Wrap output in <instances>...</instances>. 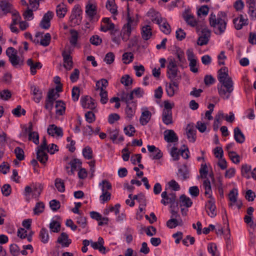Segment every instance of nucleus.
<instances>
[{
  "instance_id": "obj_1",
  "label": "nucleus",
  "mask_w": 256,
  "mask_h": 256,
  "mask_svg": "<svg viewBox=\"0 0 256 256\" xmlns=\"http://www.w3.org/2000/svg\"><path fill=\"white\" fill-rule=\"evenodd\" d=\"M217 84L218 94L224 100H228L234 90V82L228 75V70L226 67H222L218 72Z\"/></svg>"
},
{
  "instance_id": "obj_2",
  "label": "nucleus",
  "mask_w": 256,
  "mask_h": 256,
  "mask_svg": "<svg viewBox=\"0 0 256 256\" xmlns=\"http://www.w3.org/2000/svg\"><path fill=\"white\" fill-rule=\"evenodd\" d=\"M138 20L134 16H130L128 14L127 16V22L125 24L122 30L121 33L117 30L112 32V40L118 46L120 44V36L124 42H126L130 38L132 32L135 29L137 26Z\"/></svg>"
},
{
  "instance_id": "obj_3",
  "label": "nucleus",
  "mask_w": 256,
  "mask_h": 256,
  "mask_svg": "<svg viewBox=\"0 0 256 256\" xmlns=\"http://www.w3.org/2000/svg\"><path fill=\"white\" fill-rule=\"evenodd\" d=\"M209 22L216 34L220 35L224 33L227 24L226 14L225 12H219L217 15L212 13L209 16Z\"/></svg>"
},
{
  "instance_id": "obj_4",
  "label": "nucleus",
  "mask_w": 256,
  "mask_h": 256,
  "mask_svg": "<svg viewBox=\"0 0 256 256\" xmlns=\"http://www.w3.org/2000/svg\"><path fill=\"white\" fill-rule=\"evenodd\" d=\"M47 142L45 137L42 138L41 144L38 147L36 156L38 160L42 164H44L48 160V155L44 152L48 148Z\"/></svg>"
},
{
  "instance_id": "obj_5",
  "label": "nucleus",
  "mask_w": 256,
  "mask_h": 256,
  "mask_svg": "<svg viewBox=\"0 0 256 256\" xmlns=\"http://www.w3.org/2000/svg\"><path fill=\"white\" fill-rule=\"evenodd\" d=\"M82 11L80 7L78 5L75 6L72 11L69 18L71 26H74L78 25L81 22L82 19Z\"/></svg>"
},
{
  "instance_id": "obj_6",
  "label": "nucleus",
  "mask_w": 256,
  "mask_h": 256,
  "mask_svg": "<svg viewBox=\"0 0 256 256\" xmlns=\"http://www.w3.org/2000/svg\"><path fill=\"white\" fill-rule=\"evenodd\" d=\"M177 62L174 58L168 59L167 65V75L168 78L171 80L175 78L178 75Z\"/></svg>"
},
{
  "instance_id": "obj_7",
  "label": "nucleus",
  "mask_w": 256,
  "mask_h": 256,
  "mask_svg": "<svg viewBox=\"0 0 256 256\" xmlns=\"http://www.w3.org/2000/svg\"><path fill=\"white\" fill-rule=\"evenodd\" d=\"M86 13L90 21L95 22L98 20L96 6L91 3H88L86 6Z\"/></svg>"
},
{
  "instance_id": "obj_8",
  "label": "nucleus",
  "mask_w": 256,
  "mask_h": 256,
  "mask_svg": "<svg viewBox=\"0 0 256 256\" xmlns=\"http://www.w3.org/2000/svg\"><path fill=\"white\" fill-rule=\"evenodd\" d=\"M188 60L189 62V66L190 70L196 73L198 72L197 68L198 60L192 50L188 49L186 52Z\"/></svg>"
},
{
  "instance_id": "obj_9",
  "label": "nucleus",
  "mask_w": 256,
  "mask_h": 256,
  "mask_svg": "<svg viewBox=\"0 0 256 256\" xmlns=\"http://www.w3.org/2000/svg\"><path fill=\"white\" fill-rule=\"evenodd\" d=\"M200 28L201 34L198 40V44L204 46L208 44L210 36V31L205 26H202Z\"/></svg>"
},
{
  "instance_id": "obj_10",
  "label": "nucleus",
  "mask_w": 256,
  "mask_h": 256,
  "mask_svg": "<svg viewBox=\"0 0 256 256\" xmlns=\"http://www.w3.org/2000/svg\"><path fill=\"white\" fill-rule=\"evenodd\" d=\"M166 94L168 96H173L175 94H177L178 92V83L176 81L172 80L170 82L167 83L166 84Z\"/></svg>"
},
{
  "instance_id": "obj_11",
  "label": "nucleus",
  "mask_w": 256,
  "mask_h": 256,
  "mask_svg": "<svg viewBox=\"0 0 256 256\" xmlns=\"http://www.w3.org/2000/svg\"><path fill=\"white\" fill-rule=\"evenodd\" d=\"M107 132L110 139L114 144H118L124 140V138L122 135H120L119 130L118 129L108 130Z\"/></svg>"
},
{
  "instance_id": "obj_12",
  "label": "nucleus",
  "mask_w": 256,
  "mask_h": 256,
  "mask_svg": "<svg viewBox=\"0 0 256 256\" xmlns=\"http://www.w3.org/2000/svg\"><path fill=\"white\" fill-rule=\"evenodd\" d=\"M164 140L168 143H175L178 140L176 134L172 130H166L164 132Z\"/></svg>"
},
{
  "instance_id": "obj_13",
  "label": "nucleus",
  "mask_w": 256,
  "mask_h": 256,
  "mask_svg": "<svg viewBox=\"0 0 256 256\" xmlns=\"http://www.w3.org/2000/svg\"><path fill=\"white\" fill-rule=\"evenodd\" d=\"M54 16V13L52 12L48 11L44 14L40 22V26L44 29H48L50 27V22Z\"/></svg>"
},
{
  "instance_id": "obj_14",
  "label": "nucleus",
  "mask_w": 256,
  "mask_h": 256,
  "mask_svg": "<svg viewBox=\"0 0 256 256\" xmlns=\"http://www.w3.org/2000/svg\"><path fill=\"white\" fill-rule=\"evenodd\" d=\"M80 102L82 108H84L93 110L96 106L94 100L88 96L82 97L80 99Z\"/></svg>"
},
{
  "instance_id": "obj_15",
  "label": "nucleus",
  "mask_w": 256,
  "mask_h": 256,
  "mask_svg": "<svg viewBox=\"0 0 256 256\" xmlns=\"http://www.w3.org/2000/svg\"><path fill=\"white\" fill-rule=\"evenodd\" d=\"M183 16L184 20L188 25L192 27L196 26L198 32L200 30L198 22L193 16L189 14L188 11L186 10Z\"/></svg>"
},
{
  "instance_id": "obj_16",
  "label": "nucleus",
  "mask_w": 256,
  "mask_h": 256,
  "mask_svg": "<svg viewBox=\"0 0 256 256\" xmlns=\"http://www.w3.org/2000/svg\"><path fill=\"white\" fill-rule=\"evenodd\" d=\"M206 207L208 215L211 218H214L216 215L214 198L209 200L206 204Z\"/></svg>"
},
{
  "instance_id": "obj_17",
  "label": "nucleus",
  "mask_w": 256,
  "mask_h": 256,
  "mask_svg": "<svg viewBox=\"0 0 256 256\" xmlns=\"http://www.w3.org/2000/svg\"><path fill=\"white\" fill-rule=\"evenodd\" d=\"M62 56L64 59V66L66 69L70 70L72 66L73 62L70 52L64 50L62 52Z\"/></svg>"
},
{
  "instance_id": "obj_18",
  "label": "nucleus",
  "mask_w": 256,
  "mask_h": 256,
  "mask_svg": "<svg viewBox=\"0 0 256 256\" xmlns=\"http://www.w3.org/2000/svg\"><path fill=\"white\" fill-rule=\"evenodd\" d=\"M104 240L102 237H99L97 242H94L90 240L91 246L94 250H98L100 252L104 254L106 252V248L104 246Z\"/></svg>"
},
{
  "instance_id": "obj_19",
  "label": "nucleus",
  "mask_w": 256,
  "mask_h": 256,
  "mask_svg": "<svg viewBox=\"0 0 256 256\" xmlns=\"http://www.w3.org/2000/svg\"><path fill=\"white\" fill-rule=\"evenodd\" d=\"M104 24H102L100 26V30L103 32H107L108 30H114V24L112 22L110 18H104L102 20Z\"/></svg>"
},
{
  "instance_id": "obj_20",
  "label": "nucleus",
  "mask_w": 256,
  "mask_h": 256,
  "mask_svg": "<svg viewBox=\"0 0 256 256\" xmlns=\"http://www.w3.org/2000/svg\"><path fill=\"white\" fill-rule=\"evenodd\" d=\"M47 132L48 134L52 136H62L63 134L62 129L55 124L50 125L47 129Z\"/></svg>"
},
{
  "instance_id": "obj_21",
  "label": "nucleus",
  "mask_w": 256,
  "mask_h": 256,
  "mask_svg": "<svg viewBox=\"0 0 256 256\" xmlns=\"http://www.w3.org/2000/svg\"><path fill=\"white\" fill-rule=\"evenodd\" d=\"M234 24L236 30H240L243 26L248 24V19L244 18L242 15H240L237 18L234 20Z\"/></svg>"
},
{
  "instance_id": "obj_22",
  "label": "nucleus",
  "mask_w": 256,
  "mask_h": 256,
  "mask_svg": "<svg viewBox=\"0 0 256 256\" xmlns=\"http://www.w3.org/2000/svg\"><path fill=\"white\" fill-rule=\"evenodd\" d=\"M177 175L178 178L182 180H186L189 178V172L186 165H183L178 168Z\"/></svg>"
},
{
  "instance_id": "obj_23",
  "label": "nucleus",
  "mask_w": 256,
  "mask_h": 256,
  "mask_svg": "<svg viewBox=\"0 0 256 256\" xmlns=\"http://www.w3.org/2000/svg\"><path fill=\"white\" fill-rule=\"evenodd\" d=\"M196 129L193 126L188 124L186 128L187 138L190 142H194L196 140Z\"/></svg>"
},
{
  "instance_id": "obj_24",
  "label": "nucleus",
  "mask_w": 256,
  "mask_h": 256,
  "mask_svg": "<svg viewBox=\"0 0 256 256\" xmlns=\"http://www.w3.org/2000/svg\"><path fill=\"white\" fill-rule=\"evenodd\" d=\"M27 64L30 67V73L32 75H34L36 72V70L40 69L42 67L40 62H34L31 58L28 60Z\"/></svg>"
},
{
  "instance_id": "obj_25",
  "label": "nucleus",
  "mask_w": 256,
  "mask_h": 256,
  "mask_svg": "<svg viewBox=\"0 0 256 256\" xmlns=\"http://www.w3.org/2000/svg\"><path fill=\"white\" fill-rule=\"evenodd\" d=\"M31 92L34 96V100L36 102L38 103L42 98V92L38 88V87L35 86H31Z\"/></svg>"
},
{
  "instance_id": "obj_26",
  "label": "nucleus",
  "mask_w": 256,
  "mask_h": 256,
  "mask_svg": "<svg viewBox=\"0 0 256 256\" xmlns=\"http://www.w3.org/2000/svg\"><path fill=\"white\" fill-rule=\"evenodd\" d=\"M148 16L150 18L152 21L156 24L160 22L161 20L162 19L161 17L160 14L154 10H150L148 12Z\"/></svg>"
},
{
  "instance_id": "obj_27",
  "label": "nucleus",
  "mask_w": 256,
  "mask_h": 256,
  "mask_svg": "<svg viewBox=\"0 0 256 256\" xmlns=\"http://www.w3.org/2000/svg\"><path fill=\"white\" fill-rule=\"evenodd\" d=\"M142 38L147 40L151 38L152 36V28L149 25H146L142 27L141 30Z\"/></svg>"
},
{
  "instance_id": "obj_28",
  "label": "nucleus",
  "mask_w": 256,
  "mask_h": 256,
  "mask_svg": "<svg viewBox=\"0 0 256 256\" xmlns=\"http://www.w3.org/2000/svg\"><path fill=\"white\" fill-rule=\"evenodd\" d=\"M58 242L64 247H68L71 243V240L68 239V234L65 232H62L58 238Z\"/></svg>"
},
{
  "instance_id": "obj_29",
  "label": "nucleus",
  "mask_w": 256,
  "mask_h": 256,
  "mask_svg": "<svg viewBox=\"0 0 256 256\" xmlns=\"http://www.w3.org/2000/svg\"><path fill=\"white\" fill-rule=\"evenodd\" d=\"M234 138L237 142L240 144L243 143L245 140L244 134L238 127L234 129Z\"/></svg>"
},
{
  "instance_id": "obj_30",
  "label": "nucleus",
  "mask_w": 256,
  "mask_h": 256,
  "mask_svg": "<svg viewBox=\"0 0 256 256\" xmlns=\"http://www.w3.org/2000/svg\"><path fill=\"white\" fill-rule=\"evenodd\" d=\"M157 24L159 26L162 32L166 34H170V26L166 19L162 18L161 22Z\"/></svg>"
},
{
  "instance_id": "obj_31",
  "label": "nucleus",
  "mask_w": 256,
  "mask_h": 256,
  "mask_svg": "<svg viewBox=\"0 0 256 256\" xmlns=\"http://www.w3.org/2000/svg\"><path fill=\"white\" fill-rule=\"evenodd\" d=\"M162 120L166 125H169L172 124V112H168L167 110L162 111Z\"/></svg>"
},
{
  "instance_id": "obj_32",
  "label": "nucleus",
  "mask_w": 256,
  "mask_h": 256,
  "mask_svg": "<svg viewBox=\"0 0 256 256\" xmlns=\"http://www.w3.org/2000/svg\"><path fill=\"white\" fill-rule=\"evenodd\" d=\"M56 113L57 115L62 116L65 113L66 105L61 100L56 101Z\"/></svg>"
},
{
  "instance_id": "obj_33",
  "label": "nucleus",
  "mask_w": 256,
  "mask_h": 256,
  "mask_svg": "<svg viewBox=\"0 0 256 256\" xmlns=\"http://www.w3.org/2000/svg\"><path fill=\"white\" fill-rule=\"evenodd\" d=\"M151 118V113L146 110L143 112L140 117V123L142 126L146 125L150 121Z\"/></svg>"
},
{
  "instance_id": "obj_34",
  "label": "nucleus",
  "mask_w": 256,
  "mask_h": 256,
  "mask_svg": "<svg viewBox=\"0 0 256 256\" xmlns=\"http://www.w3.org/2000/svg\"><path fill=\"white\" fill-rule=\"evenodd\" d=\"M0 8L4 14H6L11 12L12 6L6 0H2L0 2Z\"/></svg>"
},
{
  "instance_id": "obj_35",
  "label": "nucleus",
  "mask_w": 256,
  "mask_h": 256,
  "mask_svg": "<svg viewBox=\"0 0 256 256\" xmlns=\"http://www.w3.org/2000/svg\"><path fill=\"white\" fill-rule=\"evenodd\" d=\"M9 60L12 66L15 68L20 66L24 64L23 59L18 56L16 54L9 58Z\"/></svg>"
},
{
  "instance_id": "obj_36",
  "label": "nucleus",
  "mask_w": 256,
  "mask_h": 256,
  "mask_svg": "<svg viewBox=\"0 0 256 256\" xmlns=\"http://www.w3.org/2000/svg\"><path fill=\"white\" fill-rule=\"evenodd\" d=\"M238 190L236 189H234L230 190L228 198L230 200V203L229 204L230 206L232 208L235 202H236V200H238Z\"/></svg>"
},
{
  "instance_id": "obj_37",
  "label": "nucleus",
  "mask_w": 256,
  "mask_h": 256,
  "mask_svg": "<svg viewBox=\"0 0 256 256\" xmlns=\"http://www.w3.org/2000/svg\"><path fill=\"white\" fill-rule=\"evenodd\" d=\"M180 206H184L186 208L190 207L192 204L190 198L184 194L180 196Z\"/></svg>"
},
{
  "instance_id": "obj_38",
  "label": "nucleus",
  "mask_w": 256,
  "mask_h": 256,
  "mask_svg": "<svg viewBox=\"0 0 256 256\" xmlns=\"http://www.w3.org/2000/svg\"><path fill=\"white\" fill-rule=\"evenodd\" d=\"M39 238L44 244H46L49 240V234L48 230L45 228H42L39 234Z\"/></svg>"
},
{
  "instance_id": "obj_39",
  "label": "nucleus",
  "mask_w": 256,
  "mask_h": 256,
  "mask_svg": "<svg viewBox=\"0 0 256 256\" xmlns=\"http://www.w3.org/2000/svg\"><path fill=\"white\" fill-rule=\"evenodd\" d=\"M18 236L22 239L26 238L29 242H30L32 240V234L28 235L26 230L24 228H18Z\"/></svg>"
},
{
  "instance_id": "obj_40",
  "label": "nucleus",
  "mask_w": 256,
  "mask_h": 256,
  "mask_svg": "<svg viewBox=\"0 0 256 256\" xmlns=\"http://www.w3.org/2000/svg\"><path fill=\"white\" fill-rule=\"evenodd\" d=\"M108 82L106 80L102 78L96 82V90H100V92L105 90L108 86Z\"/></svg>"
},
{
  "instance_id": "obj_41",
  "label": "nucleus",
  "mask_w": 256,
  "mask_h": 256,
  "mask_svg": "<svg viewBox=\"0 0 256 256\" xmlns=\"http://www.w3.org/2000/svg\"><path fill=\"white\" fill-rule=\"evenodd\" d=\"M182 224L183 222L182 218H178V220L170 218L166 222L168 227L170 228H175L178 226H182Z\"/></svg>"
},
{
  "instance_id": "obj_42",
  "label": "nucleus",
  "mask_w": 256,
  "mask_h": 256,
  "mask_svg": "<svg viewBox=\"0 0 256 256\" xmlns=\"http://www.w3.org/2000/svg\"><path fill=\"white\" fill-rule=\"evenodd\" d=\"M67 12L66 6L64 4H60L57 6L56 8V13L57 16L60 18H64Z\"/></svg>"
},
{
  "instance_id": "obj_43",
  "label": "nucleus",
  "mask_w": 256,
  "mask_h": 256,
  "mask_svg": "<svg viewBox=\"0 0 256 256\" xmlns=\"http://www.w3.org/2000/svg\"><path fill=\"white\" fill-rule=\"evenodd\" d=\"M43 190V186L42 184H38L33 185L32 198H38Z\"/></svg>"
},
{
  "instance_id": "obj_44",
  "label": "nucleus",
  "mask_w": 256,
  "mask_h": 256,
  "mask_svg": "<svg viewBox=\"0 0 256 256\" xmlns=\"http://www.w3.org/2000/svg\"><path fill=\"white\" fill-rule=\"evenodd\" d=\"M106 8L112 14H116L117 7L115 4L114 0H107Z\"/></svg>"
},
{
  "instance_id": "obj_45",
  "label": "nucleus",
  "mask_w": 256,
  "mask_h": 256,
  "mask_svg": "<svg viewBox=\"0 0 256 256\" xmlns=\"http://www.w3.org/2000/svg\"><path fill=\"white\" fill-rule=\"evenodd\" d=\"M132 106H130V104H126L127 106L126 108V116L129 118H132L135 113L136 104L132 102Z\"/></svg>"
},
{
  "instance_id": "obj_46",
  "label": "nucleus",
  "mask_w": 256,
  "mask_h": 256,
  "mask_svg": "<svg viewBox=\"0 0 256 256\" xmlns=\"http://www.w3.org/2000/svg\"><path fill=\"white\" fill-rule=\"evenodd\" d=\"M70 32V42L72 46H76L78 39V33L76 30H71Z\"/></svg>"
},
{
  "instance_id": "obj_47",
  "label": "nucleus",
  "mask_w": 256,
  "mask_h": 256,
  "mask_svg": "<svg viewBox=\"0 0 256 256\" xmlns=\"http://www.w3.org/2000/svg\"><path fill=\"white\" fill-rule=\"evenodd\" d=\"M55 186L58 190L60 192H63L65 190V186L63 180L56 178L55 180Z\"/></svg>"
},
{
  "instance_id": "obj_48",
  "label": "nucleus",
  "mask_w": 256,
  "mask_h": 256,
  "mask_svg": "<svg viewBox=\"0 0 256 256\" xmlns=\"http://www.w3.org/2000/svg\"><path fill=\"white\" fill-rule=\"evenodd\" d=\"M176 200V194H174L171 193L168 194L166 200H162L160 202L164 206H166L168 204H174Z\"/></svg>"
},
{
  "instance_id": "obj_49",
  "label": "nucleus",
  "mask_w": 256,
  "mask_h": 256,
  "mask_svg": "<svg viewBox=\"0 0 256 256\" xmlns=\"http://www.w3.org/2000/svg\"><path fill=\"white\" fill-rule=\"evenodd\" d=\"M208 250L212 256H219L216 246L214 243H210L208 244Z\"/></svg>"
},
{
  "instance_id": "obj_50",
  "label": "nucleus",
  "mask_w": 256,
  "mask_h": 256,
  "mask_svg": "<svg viewBox=\"0 0 256 256\" xmlns=\"http://www.w3.org/2000/svg\"><path fill=\"white\" fill-rule=\"evenodd\" d=\"M134 59V54L131 52H124L122 54V61L125 64H128L130 63Z\"/></svg>"
},
{
  "instance_id": "obj_51",
  "label": "nucleus",
  "mask_w": 256,
  "mask_h": 256,
  "mask_svg": "<svg viewBox=\"0 0 256 256\" xmlns=\"http://www.w3.org/2000/svg\"><path fill=\"white\" fill-rule=\"evenodd\" d=\"M134 98V96L132 92L130 93H124L121 96L122 100L126 104H130V101Z\"/></svg>"
},
{
  "instance_id": "obj_52",
  "label": "nucleus",
  "mask_w": 256,
  "mask_h": 256,
  "mask_svg": "<svg viewBox=\"0 0 256 256\" xmlns=\"http://www.w3.org/2000/svg\"><path fill=\"white\" fill-rule=\"evenodd\" d=\"M82 155L87 160H91L92 158V148L87 146L82 150Z\"/></svg>"
},
{
  "instance_id": "obj_53",
  "label": "nucleus",
  "mask_w": 256,
  "mask_h": 256,
  "mask_svg": "<svg viewBox=\"0 0 256 256\" xmlns=\"http://www.w3.org/2000/svg\"><path fill=\"white\" fill-rule=\"evenodd\" d=\"M76 222L82 228H86L87 226V222L86 218L81 215L76 216Z\"/></svg>"
},
{
  "instance_id": "obj_54",
  "label": "nucleus",
  "mask_w": 256,
  "mask_h": 256,
  "mask_svg": "<svg viewBox=\"0 0 256 256\" xmlns=\"http://www.w3.org/2000/svg\"><path fill=\"white\" fill-rule=\"evenodd\" d=\"M50 40V34L49 33H46L42 36L40 44L42 46H46L49 45Z\"/></svg>"
},
{
  "instance_id": "obj_55",
  "label": "nucleus",
  "mask_w": 256,
  "mask_h": 256,
  "mask_svg": "<svg viewBox=\"0 0 256 256\" xmlns=\"http://www.w3.org/2000/svg\"><path fill=\"white\" fill-rule=\"evenodd\" d=\"M44 204L42 202H40L36 204L34 209V212L35 214H39L44 210Z\"/></svg>"
},
{
  "instance_id": "obj_56",
  "label": "nucleus",
  "mask_w": 256,
  "mask_h": 256,
  "mask_svg": "<svg viewBox=\"0 0 256 256\" xmlns=\"http://www.w3.org/2000/svg\"><path fill=\"white\" fill-rule=\"evenodd\" d=\"M170 154L174 161L178 160L180 158L179 150L176 146H173L170 150Z\"/></svg>"
},
{
  "instance_id": "obj_57",
  "label": "nucleus",
  "mask_w": 256,
  "mask_h": 256,
  "mask_svg": "<svg viewBox=\"0 0 256 256\" xmlns=\"http://www.w3.org/2000/svg\"><path fill=\"white\" fill-rule=\"evenodd\" d=\"M28 136L29 140L32 141L36 144H39V135L38 132H30Z\"/></svg>"
},
{
  "instance_id": "obj_58",
  "label": "nucleus",
  "mask_w": 256,
  "mask_h": 256,
  "mask_svg": "<svg viewBox=\"0 0 256 256\" xmlns=\"http://www.w3.org/2000/svg\"><path fill=\"white\" fill-rule=\"evenodd\" d=\"M60 225L58 222L53 220L50 224V228L54 232H58L60 230Z\"/></svg>"
},
{
  "instance_id": "obj_59",
  "label": "nucleus",
  "mask_w": 256,
  "mask_h": 256,
  "mask_svg": "<svg viewBox=\"0 0 256 256\" xmlns=\"http://www.w3.org/2000/svg\"><path fill=\"white\" fill-rule=\"evenodd\" d=\"M110 194L108 192L105 191V190H103V192H102V194L100 196V200L101 202V203L104 204L105 202L109 200L110 199Z\"/></svg>"
},
{
  "instance_id": "obj_60",
  "label": "nucleus",
  "mask_w": 256,
  "mask_h": 256,
  "mask_svg": "<svg viewBox=\"0 0 256 256\" xmlns=\"http://www.w3.org/2000/svg\"><path fill=\"white\" fill-rule=\"evenodd\" d=\"M26 112V110L22 109L20 106H18L12 110V114L17 117H20L22 114L24 115Z\"/></svg>"
},
{
  "instance_id": "obj_61",
  "label": "nucleus",
  "mask_w": 256,
  "mask_h": 256,
  "mask_svg": "<svg viewBox=\"0 0 256 256\" xmlns=\"http://www.w3.org/2000/svg\"><path fill=\"white\" fill-rule=\"evenodd\" d=\"M134 96L140 98L143 96L144 94V90L140 88H136L132 91Z\"/></svg>"
},
{
  "instance_id": "obj_62",
  "label": "nucleus",
  "mask_w": 256,
  "mask_h": 256,
  "mask_svg": "<svg viewBox=\"0 0 256 256\" xmlns=\"http://www.w3.org/2000/svg\"><path fill=\"white\" fill-rule=\"evenodd\" d=\"M228 156L234 163L238 164L240 162V157L236 152L234 151L228 152Z\"/></svg>"
},
{
  "instance_id": "obj_63",
  "label": "nucleus",
  "mask_w": 256,
  "mask_h": 256,
  "mask_svg": "<svg viewBox=\"0 0 256 256\" xmlns=\"http://www.w3.org/2000/svg\"><path fill=\"white\" fill-rule=\"evenodd\" d=\"M70 164L71 166V171L73 172L74 171L76 170L78 166L81 165L82 162L80 160L74 158L70 161Z\"/></svg>"
},
{
  "instance_id": "obj_64",
  "label": "nucleus",
  "mask_w": 256,
  "mask_h": 256,
  "mask_svg": "<svg viewBox=\"0 0 256 256\" xmlns=\"http://www.w3.org/2000/svg\"><path fill=\"white\" fill-rule=\"evenodd\" d=\"M115 58V56L112 52H109L106 54L104 58V61L108 64H112Z\"/></svg>"
}]
</instances>
